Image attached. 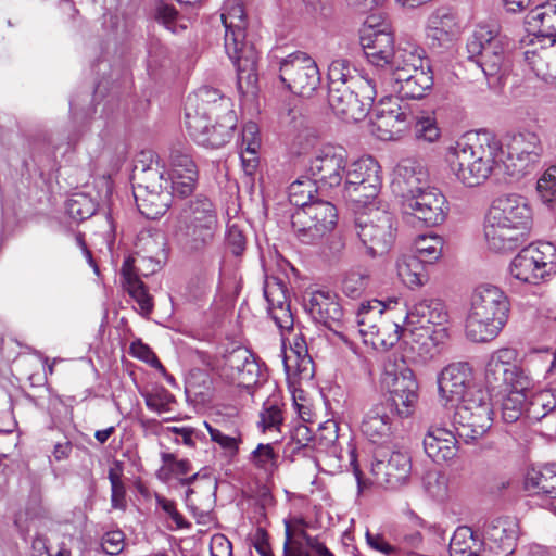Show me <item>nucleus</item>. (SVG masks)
Wrapping results in <instances>:
<instances>
[{"label": "nucleus", "instance_id": "obj_1", "mask_svg": "<svg viewBox=\"0 0 556 556\" xmlns=\"http://www.w3.org/2000/svg\"><path fill=\"white\" fill-rule=\"evenodd\" d=\"M168 169L165 170L154 153L142 152L134 169L136 186L134 197L137 206L147 218L155 219L162 216L170 204L172 197L186 198L190 195L198 182V166L190 149L175 144L169 149Z\"/></svg>", "mask_w": 556, "mask_h": 556}, {"label": "nucleus", "instance_id": "obj_2", "mask_svg": "<svg viewBox=\"0 0 556 556\" xmlns=\"http://www.w3.org/2000/svg\"><path fill=\"white\" fill-rule=\"evenodd\" d=\"M438 402L455 408L453 425L457 437L466 443L482 438L493 424L491 395L477 380L468 362H453L437 376Z\"/></svg>", "mask_w": 556, "mask_h": 556}, {"label": "nucleus", "instance_id": "obj_3", "mask_svg": "<svg viewBox=\"0 0 556 556\" xmlns=\"http://www.w3.org/2000/svg\"><path fill=\"white\" fill-rule=\"evenodd\" d=\"M502 144L488 130L470 131L451 144L445 160L456 180L465 187H477L500 167Z\"/></svg>", "mask_w": 556, "mask_h": 556}, {"label": "nucleus", "instance_id": "obj_4", "mask_svg": "<svg viewBox=\"0 0 556 556\" xmlns=\"http://www.w3.org/2000/svg\"><path fill=\"white\" fill-rule=\"evenodd\" d=\"M532 220L531 206L522 195L505 194L494 199L483 220V237L489 250L502 253L522 245Z\"/></svg>", "mask_w": 556, "mask_h": 556}, {"label": "nucleus", "instance_id": "obj_5", "mask_svg": "<svg viewBox=\"0 0 556 556\" xmlns=\"http://www.w3.org/2000/svg\"><path fill=\"white\" fill-rule=\"evenodd\" d=\"M378 84L380 92L396 94L399 99H420L433 86V76L425 50L414 42H401L394 65Z\"/></svg>", "mask_w": 556, "mask_h": 556}, {"label": "nucleus", "instance_id": "obj_6", "mask_svg": "<svg viewBox=\"0 0 556 556\" xmlns=\"http://www.w3.org/2000/svg\"><path fill=\"white\" fill-rule=\"evenodd\" d=\"M509 312V299L500 287L491 283L477 286L465 321L466 337L476 343L494 340L507 324Z\"/></svg>", "mask_w": 556, "mask_h": 556}, {"label": "nucleus", "instance_id": "obj_7", "mask_svg": "<svg viewBox=\"0 0 556 556\" xmlns=\"http://www.w3.org/2000/svg\"><path fill=\"white\" fill-rule=\"evenodd\" d=\"M225 26V51L237 68V84L241 93H254L258 53L254 46L245 41V14L241 4H232L222 13Z\"/></svg>", "mask_w": 556, "mask_h": 556}, {"label": "nucleus", "instance_id": "obj_8", "mask_svg": "<svg viewBox=\"0 0 556 556\" xmlns=\"http://www.w3.org/2000/svg\"><path fill=\"white\" fill-rule=\"evenodd\" d=\"M399 304L397 299H390L387 303L375 299L359 305L356 323L366 345L387 350L403 338L400 313L395 309Z\"/></svg>", "mask_w": 556, "mask_h": 556}, {"label": "nucleus", "instance_id": "obj_9", "mask_svg": "<svg viewBox=\"0 0 556 556\" xmlns=\"http://www.w3.org/2000/svg\"><path fill=\"white\" fill-rule=\"evenodd\" d=\"M355 229L365 253L371 257L383 256L393 247L397 233V219L384 201L362 204Z\"/></svg>", "mask_w": 556, "mask_h": 556}, {"label": "nucleus", "instance_id": "obj_10", "mask_svg": "<svg viewBox=\"0 0 556 556\" xmlns=\"http://www.w3.org/2000/svg\"><path fill=\"white\" fill-rule=\"evenodd\" d=\"M218 228L217 211L205 195H197L180 210L176 219V233L191 251L210 245Z\"/></svg>", "mask_w": 556, "mask_h": 556}, {"label": "nucleus", "instance_id": "obj_11", "mask_svg": "<svg viewBox=\"0 0 556 556\" xmlns=\"http://www.w3.org/2000/svg\"><path fill=\"white\" fill-rule=\"evenodd\" d=\"M510 40L496 26L481 25L467 43L470 59L488 79H500L506 65Z\"/></svg>", "mask_w": 556, "mask_h": 556}, {"label": "nucleus", "instance_id": "obj_12", "mask_svg": "<svg viewBox=\"0 0 556 556\" xmlns=\"http://www.w3.org/2000/svg\"><path fill=\"white\" fill-rule=\"evenodd\" d=\"M498 164L506 174L520 178L532 172L539 164L543 147L539 135L532 130L507 134L501 141Z\"/></svg>", "mask_w": 556, "mask_h": 556}, {"label": "nucleus", "instance_id": "obj_13", "mask_svg": "<svg viewBox=\"0 0 556 556\" xmlns=\"http://www.w3.org/2000/svg\"><path fill=\"white\" fill-rule=\"evenodd\" d=\"M510 277L521 283L540 285L556 274V247L540 241L523 248L509 264Z\"/></svg>", "mask_w": 556, "mask_h": 556}, {"label": "nucleus", "instance_id": "obj_14", "mask_svg": "<svg viewBox=\"0 0 556 556\" xmlns=\"http://www.w3.org/2000/svg\"><path fill=\"white\" fill-rule=\"evenodd\" d=\"M379 92L375 77L366 74L352 79L350 87L328 93V102L333 113L345 122H359Z\"/></svg>", "mask_w": 556, "mask_h": 556}, {"label": "nucleus", "instance_id": "obj_15", "mask_svg": "<svg viewBox=\"0 0 556 556\" xmlns=\"http://www.w3.org/2000/svg\"><path fill=\"white\" fill-rule=\"evenodd\" d=\"M381 386L389 393L391 405L399 416L413 414L418 401V384L402 358L388 356L383 363Z\"/></svg>", "mask_w": 556, "mask_h": 556}, {"label": "nucleus", "instance_id": "obj_16", "mask_svg": "<svg viewBox=\"0 0 556 556\" xmlns=\"http://www.w3.org/2000/svg\"><path fill=\"white\" fill-rule=\"evenodd\" d=\"M518 356L513 348H501L490 354L484 367V380L490 389H532L533 379L517 364Z\"/></svg>", "mask_w": 556, "mask_h": 556}, {"label": "nucleus", "instance_id": "obj_17", "mask_svg": "<svg viewBox=\"0 0 556 556\" xmlns=\"http://www.w3.org/2000/svg\"><path fill=\"white\" fill-rule=\"evenodd\" d=\"M207 108H198L190 103L185 104V124L189 135L195 142L204 147L219 148L229 140L237 125V116L233 110H227L226 114L211 126Z\"/></svg>", "mask_w": 556, "mask_h": 556}, {"label": "nucleus", "instance_id": "obj_18", "mask_svg": "<svg viewBox=\"0 0 556 556\" xmlns=\"http://www.w3.org/2000/svg\"><path fill=\"white\" fill-rule=\"evenodd\" d=\"M381 187V166L372 156L349 162L343 191L351 201L359 205L379 201Z\"/></svg>", "mask_w": 556, "mask_h": 556}, {"label": "nucleus", "instance_id": "obj_19", "mask_svg": "<svg viewBox=\"0 0 556 556\" xmlns=\"http://www.w3.org/2000/svg\"><path fill=\"white\" fill-rule=\"evenodd\" d=\"M348 164L349 152L343 146L326 143L313 151L306 172L315 184L333 188L344 182Z\"/></svg>", "mask_w": 556, "mask_h": 556}, {"label": "nucleus", "instance_id": "obj_20", "mask_svg": "<svg viewBox=\"0 0 556 556\" xmlns=\"http://www.w3.org/2000/svg\"><path fill=\"white\" fill-rule=\"evenodd\" d=\"M338 219L334 205L328 201L315 200L305 208L292 215V227L303 243H313L330 232Z\"/></svg>", "mask_w": 556, "mask_h": 556}, {"label": "nucleus", "instance_id": "obj_21", "mask_svg": "<svg viewBox=\"0 0 556 556\" xmlns=\"http://www.w3.org/2000/svg\"><path fill=\"white\" fill-rule=\"evenodd\" d=\"M413 122L412 112L406 103L395 96L382 98L374 111L371 132L380 140H396Z\"/></svg>", "mask_w": 556, "mask_h": 556}, {"label": "nucleus", "instance_id": "obj_22", "mask_svg": "<svg viewBox=\"0 0 556 556\" xmlns=\"http://www.w3.org/2000/svg\"><path fill=\"white\" fill-rule=\"evenodd\" d=\"M279 77L290 91L302 97H309L320 84V73L316 62L300 51L280 61Z\"/></svg>", "mask_w": 556, "mask_h": 556}, {"label": "nucleus", "instance_id": "obj_23", "mask_svg": "<svg viewBox=\"0 0 556 556\" xmlns=\"http://www.w3.org/2000/svg\"><path fill=\"white\" fill-rule=\"evenodd\" d=\"M401 207L406 217H413L426 227L444 223L450 210L445 195L434 187L402 200Z\"/></svg>", "mask_w": 556, "mask_h": 556}, {"label": "nucleus", "instance_id": "obj_24", "mask_svg": "<svg viewBox=\"0 0 556 556\" xmlns=\"http://www.w3.org/2000/svg\"><path fill=\"white\" fill-rule=\"evenodd\" d=\"M218 375L225 383L249 390L260 382L263 371L248 349L238 348L225 355Z\"/></svg>", "mask_w": 556, "mask_h": 556}, {"label": "nucleus", "instance_id": "obj_25", "mask_svg": "<svg viewBox=\"0 0 556 556\" xmlns=\"http://www.w3.org/2000/svg\"><path fill=\"white\" fill-rule=\"evenodd\" d=\"M403 339L408 342V337H415L416 332L432 325L447 324L448 313L443 302L435 299H422L410 309L405 305L400 309Z\"/></svg>", "mask_w": 556, "mask_h": 556}, {"label": "nucleus", "instance_id": "obj_26", "mask_svg": "<svg viewBox=\"0 0 556 556\" xmlns=\"http://www.w3.org/2000/svg\"><path fill=\"white\" fill-rule=\"evenodd\" d=\"M362 45L368 62L375 67L369 77H375L379 84L389 67L394 65L397 48H394V38L388 25L372 30L362 38Z\"/></svg>", "mask_w": 556, "mask_h": 556}, {"label": "nucleus", "instance_id": "obj_27", "mask_svg": "<svg viewBox=\"0 0 556 556\" xmlns=\"http://www.w3.org/2000/svg\"><path fill=\"white\" fill-rule=\"evenodd\" d=\"M391 186L393 193L405 200L429 187L428 173L420 162L404 159L395 167Z\"/></svg>", "mask_w": 556, "mask_h": 556}, {"label": "nucleus", "instance_id": "obj_28", "mask_svg": "<svg viewBox=\"0 0 556 556\" xmlns=\"http://www.w3.org/2000/svg\"><path fill=\"white\" fill-rule=\"evenodd\" d=\"M529 36L538 42L556 43V0H548L530 10L525 17Z\"/></svg>", "mask_w": 556, "mask_h": 556}, {"label": "nucleus", "instance_id": "obj_29", "mask_svg": "<svg viewBox=\"0 0 556 556\" xmlns=\"http://www.w3.org/2000/svg\"><path fill=\"white\" fill-rule=\"evenodd\" d=\"M410 470L409 456L400 451L392 452L387 460H377L371 468L376 482L391 489L404 484L409 478Z\"/></svg>", "mask_w": 556, "mask_h": 556}, {"label": "nucleus", "instance_id": "obj_30", "mask_svg": "<svg viewBox=\"0 0 556 556\" xmlns=\"http://www.w3.org/2000/svg\"><path fill=\"white\" fill-rule=\"evenodd\" d=\"M264 296L267 311L280 330H290L294 319L290 308L289 295L286 285L276 278L268 279L264 286Z\"/></svg>", "mask_w": 556, "mask_h": 556}, {"label": "nucleus", "instance_id": "obj_31", "mask_svg": "<svg viewBox=\"0 0 556 556\" xmlns=\"http://www.w3.org/2000/svg\"><path fill=\"white\" fill-rule=\"evenodd\" d=\"M304 308L318 324L331 328L343 316L342 308L334 293L326 290H314L304 296Z\"/></svg>", "mask_w": 556, "mask_h": 556}, {"label": "nucleus", "instance_id": "obj_32", "mask_svg": "<svg viewBox=\"0 0 556 556\" xmlns=\"http://www.w3.org/2000/svg\"><path fill=\"white\" fill-rule=\"evenodd\" d=\"M459 34L460 26L456 14L450 8H439L429 15L426 35L432 47H445L452 43Z\"/></svg>", "mask_w": 556, "mask_h": 556}, {"label": "nucleus", "instance_id": "obj_33", "mask_svg": "<svg viewBox=\"0 0 556 556\" xmlns=\"http://www.w3.org/2000/svg\"><path fill=\"white\" fill-rule=\"evenodd\" d=\"M525 489L531 495H545L542 507L556 515V464L529 469L525 477Z\"/></svg>", "mask_w": 556, "mask_h": 556}, {"label": "nucleus", "instance_id": "obj_34", "mask_svg": "<svg viewBox=\"0 0 556 556\" xmlns=\"http://www.w3.org/2000/svg\"><path fill=\"white\" fill-rule=\"evenodd\" d=\"M531 49L525 51V61L535 76L547 84L556 83V43H542L533 37Z\"/></svg>", "mask_w": 556, "mask_h": 556}, {"label": "nucleus", "instance_id": "obj_35", "mask_svg": "<svg viewBox=\"0 0 556 556\" xmlns=\"http://www.w3.org/2000/svg\"><path fill=\"white\" fill-rule=\"evenodd\" d=\"M483 535L492 548L511 554L517 545L519 525L515 518L497 517L484 525Z\"/></svg>", "mask_w": 556, "mask_h": 556}, {"label": "nucleus", "instance_id": "obj_36", "mask_svg": "<svg viewBox=\"0 0 556 556\" xmlns=\"http://www.w3.org/2000/svg\"><path fill=\"white\" fill-rule=\"evenodd\" d=\"M456 434L446 428L431 427L424 438L426 454L435 463L453 459L458 451Z\"/></svg>", "mask_w": 556, "mask_h": 556}, {"label": "nucleus", "instance_id": "obj_37", "mask_svg": "<svg viewBox=\"0 0 556 556\" xmlns=\"http://www.w3.org/2000/svg\"><path fill=\"white\" fill-rule=\"evenodd\" d=\"M394 267L397 278L410 290L419 289L429 281L428 266L414 255H399Z\"/></svg>", "mask_w": 556, "mask_h": 556}, {"label": "nucleus", "instance_id": "obj_38", "mask_svg": "<svg viewBox=\"0 0 556 556\" xmlns=\"http://www.w3.org/2000/svg\"><path fill=\"white\" fill-rule=\"evenodd\" d=\"M121 276L123 288L137 303L140 314L148 316L153 311V299L149 294L147 286L134 271V264L131 260L124 261L121 268Z\"/></svg>", "mask_w": 556, "mask_h": 556}, {"label": "nucleus", "instance_id": "obj_39", "mask_svg": "<svg viewBox=\"0 0 556 556\" xmlns=\"http://www.w3.org/2000/svg\"><path fill=\"white\" fill-rule=\"evenodd\" d=\"M261 144L258 126L253 122L244 124L241 131L240 160L243 172L249 176L258 167Z\"/></svg>", "mask_w": 556, "mask_h": 556}, {"label": "nucleus", "instance_id": "obj_40", "mask_svg": "<svg viewBox=\"0 0 556 556\" xmlns=\"http://www.w3.org/2000/svg\"><path fill=\"white\" fill-rule=\"evenodd\" d=\"M361 430L372 443H383L391 434V419L382 405H375L362 421Z\"/></svg>", "mask_w": 556, "mask_h": 556}, {"label": "nucleus", "instance_id": "obj_41", "mask_svg": "<svg viewBox=\"0 0 556 556\" xmlns=\"http://www.w3.org/2000/svg\"><path fill=\"white\" fill-rule=\"evenodd\" d=\"M142 241L146 245H155V249H149L151 255H142L141 252H137L136 256L126 258L132 261L134 271L137 277H139V275L148 277L157 271L161 267V256L164 255L165 241L162 236H147Z\"/></svg>", "mask_w": 556, "mask_h": 556}, {"label": "nucleus", "instance_id": "obj_42", "mask_svg": "<svg viewBox=\"0 0 556 556\" xmlns=\"http://www.w3.org/2000/svg\"><path fill=\"white\" fill-rule=\"evenodd\" d=\"M450 334L446 324L432 325L431 328H425L416 332L415 337H408L413 343L418 344L419 354L433 357L439 353L448 341Z\"/></svg>", "mask_w": 556, "mask_h": 556}, {"label": "nucleus", "instance_id": "obj_43", "mask_svg": "<svg viewBox=\"0 0 556 556\" xmlns=\"http://www.w3.org/2000/svg\"><path fill=\"white\" fill-rule=\"evenodd\" d=\"M285 528L283 556H311L305 548V543L311 535L304 530V521L302 519L285 520Z\"/></svg>", "mask_w": 556, "mask_h": 556}, {"label": "nucleus", "instance_id": "obj_44", "mask_svg": "<svg viewBox=\"0 0 556 556\" xmlns=\"http://www.w3.org/2000/svg\"><path fill=\"white\" fill-rule=\"evenodd\" d=\"M283 366L288 377L311 380L314 377V362L308 350L302 353L283 351Z\"/></svg>", "mask_w": 556, "mask_h": 556}, {"label": "nucleus", "instance_id": "obj_45", "mask_svg": "<svg viewBox=\"0 0 556 556\" xmlns=\"http://www.w3.org/2000/svg\"><path fill=\"white\" fill-rule=\"evenodd\" d=\"M356 76H366L359 73L348 60H333L328 67V93L334 89H343L351 86L352 79Z\"/></svg>", "mask_w": 556, "mask_h": 556}, {"label": "nucleus", "instance_id": "obj_46", "mask_svg": "<svg viewBox=\"0 0 556 556\" xmlns=\"http://www.w3.org/2000/svg\"><path fill=\"white\" fill-rule=\"evenodd\" d=\"M443 245V238L438 235H420L414 241L415 256L429 266L441 258Z\"/></svg>", "mask_w": 556, "mask_h": 556}, {"label": "nucleus", "instance_id": "obj_47", "mask_svg": "<svg viewBox=\"0 0 556 556\" xmlns=\"http://www.w3.org/2000/svg\"><path fill=\"white\" fill-rule=\"evenodd\" d=\"M480 551L481 544L469 528L460 527L454 532L450 542L451 556H481Z\"/></svg>", "mask_w": 556, "mask_h": 556}, {"label": "nucleus", "instance_id": "obj_48", "mask_svg": "<svg viewBox=\"0 0 556 556\" xmlns=\"http://www.w3.org/2000/svg\"><path fill=\"white\" fill-rule=\"evenodd\" d=\"M508 393L502 401V416L505 422H515L522 415L528 392L530 390H519L517 388H503Z\"/></svg>", "mask_w": 556, "mask_h": 556}, {"label": "nucleus", "instance_id": "obj_49", "mask_svg": "<svg viewBox=\"0 0 556 556\" xmlns=\"http://www.w3.org/2000/svg\"><path fill=\"white\" fill-rule=\"evenodd\" d=\"M66 214L76 223L91 217L97 210L96 202L85 193H75L65 205Z\"/></svg>", "mask_w": 556, "mask_h": 556}, {"label": "nucleus", "instance_id": "obj_50", "mask_svg": "<svg viewBox=\"0 0 556 556\" xmlns=\"http://www.w3.org/2000/svg\"><path fill=\"white\" fill-rule=\"evenodd\" d=\"M147 407L157 414L168 413L175 403L174 395L164 387H153L150 390L140 391Z\"/></svg>", "mask_w": 556, "mask_h": 556}, {"label": "nucleus", "instance_id": "obj_51", "mask_svg": "<svg viewBox=\"0 0 556 556\" xmlns=\"http://www.w3.org/2000/svg\"><path fill=\"white\" fill-rule=\"evenodd\" d=\"M204 426L210 433L211 441L219 445L230 456L238 453L239 445L241 443V433L239 429H232L230 432L224 431V429L212 428V424L204 421Z\"/></svg>", "mask_w": 556, "mask_h": 556}, {"label": "nucleus", "instance_id": "obj_52", "mask_svg": "<svg viewBox=\"0 0 556 556\" xmlns=\"http://www.w3.org/2000/svg\"><path fill=\"white\" fill-rule=\"evenodd\" d=\"M315 181L295 180L289 187V200L298 210L305 208L311 202H314V192H316Z\"/></svg>", "mask_w": 556, "mask_h": 556}, {"label": "nucleus", "instance_id": "obj_53", "mask_svg": "<svg viewBox=\"0 0 556 556\" xmlns=\"http://www.w3.org/2000/svg\"><path fill=\"white\" fill-rule=\"evenodd\" d=\"M556 408V390H543L532 396L529 413L532 418L541 419Z\"/></svg>", "mask_w": 556, "mask_h": 556}, {"label": "nucleus", "instance_id": "obj_54", "mask_svg": "<svg viewBox=\"0 0 556 556\" xmlns=\"http://www.w3.org/2000/svg\"><path fill=\"white\" fill-rule=\"evenodd\" d=\"M218 100L222 102L219 106L226 102L217 89L204 86L189 94L186 102L198 108H207V111L215 113L218 109L216 105Z\"/></svg>", "mask_w": 556, "mask_h": 556}, {"label": "nucleus", "instance_id": "obj_55", "mask_svg": "<svg viewBox=\"0 0 556 556\" xmlns=\"http://www.w3.org/2000/svg\"><path fill=\"white\" fill-rule=\"evenodd\" d=\"M414 136L418 141L432 143L441 137L437 119L431 115L416 117L414 124Z\"/></svg>", "mask_w": 556, "mask_h": 556}, {"label": "nucleus", "instance_id": "obj_56", "mask_svg": "<svg viewBox=\"0 0 556 556\" xmlns=\"http://www.w3.org/2000/svg\"><path fill=\"white\" fill-rule=\"evenodd\" d=\"M368 281L369 275L366 269L350 270L342 281V291L350 298H357L366 289Z\"/></svg>", "mask_w": 556, "mask_h": 556}, {"label": "nucleus", "instance_id": "obj_57", "mask_svg": "<svg viewBox=\"0 0 556 556\" xmlns=\"http://www.w3.org/2000/svg\"><path fill=\"white\" fill-rule=\"evenodd\" d=\"M536 191L544 203H552L556 197V164L544 170L536 184Z\"/></svg>", "mask_w": 556, "mask_h": 556}, {"label": "nucleus", "instance_id": "obj_58", "mask_svg": "<svg viewBox=\"0 0 556 556\" xmlns=\"http://www.w3.org/2000/svg\"><path fill=\"white\" fill-rule=\"evenodd\" d=\"M251 462L265 472H273L277 466V455L270 444H258L251 454Z\"/></svg>", "mask_w": 556, "mask_h": 556}, {"label": "nucleus", "instance_id": "obj_59", "mask_svg": "<svg viewBox=\"0 0 556 556\" xmlns=\"http://www.w3.org/2000/svg\"><path fill=\"white\" fill-rule=\"evenodd\" d=\"M108 478L111 483V504L115 509H124L126 506L125 485L121 479V472L114 468H111L108 473Z\"/></svg>", "mask_w": 556, "mask_h": 556}, {"label": "nucleus", "instance_id": "obj_60", "mask_svg": "<svg viewBox=\"0 0 556 556\" xmlns=\"http://www.w3.org/2000/svg\"><path fill=\"white\" fill-rule=\"evenodd\" d=\"M282 421V413L280 407L271 402L267 401L264 403L263 410L261 412L260 425L264 431L278 429Z\"/></svg>", "mask_w": 556, "mask_h": 556}, {"label": "nucleus", "instance_id": "obj_61", "mask_svg": "<svg viewBox=\"0 0 556 556\" xmlns=\"http://www.w3.org/2000/svg\"><path fill=\"white\" fill-rule=\"evenodd\" d=\"M425 488L431 497L442 501L447 494V479L437 472L428 473L425 478Z\"/></svg>", "mask_w": 556, "mask_h": 556}, {"label": "nucleus", "instance_id": "obj_62", "mask_svg": "<svg viewBox=\"0 0 556 556\" xmlns=\"http://www.w3.org/2000/svg\"><path fill=\"white\" fill-rule=\"evenodd\" d=\"M130 354L134 357L146 362L147 364H149L153 368H155V369L160 370L161 372L165 374V368L161 364V362L159 361V358L156 357L154 352L147 344L141 342L140 340L134 341L131 343V345H130Z\"/></svg>", "mask_w": 556, "mask_h": 556}, {"label": "nucleus", "instance_id": "obj_63", "mask_svg": "<svg viewBox=\"0 0 556 556\" xmlns=\"http://www.w3.org/2000/svg\"><path fill=\"white\" fill-rule=\"evenodd\" d=\"M226 242L235 255H240L245 249V237L242 230L235 224L229 225L226 233Z\"/></svg>", "mask_w": 556, "mask_h": 556}, {"label": "nucleus", "instance_id": "obj_64", "mask_svg": "<svg viewBox=\"0 0 556 556\" xmlns=\"http://www.w3.org/2000/svg\"><path fill=\"white\" fill-rule=\"evenodd\" d=\"M104 553L109 555H117L124 548V534L121 531H110L105 533L101 541Z\"/></svg>", "mask_w": 556, "mask_h": 556}]
</instances>
